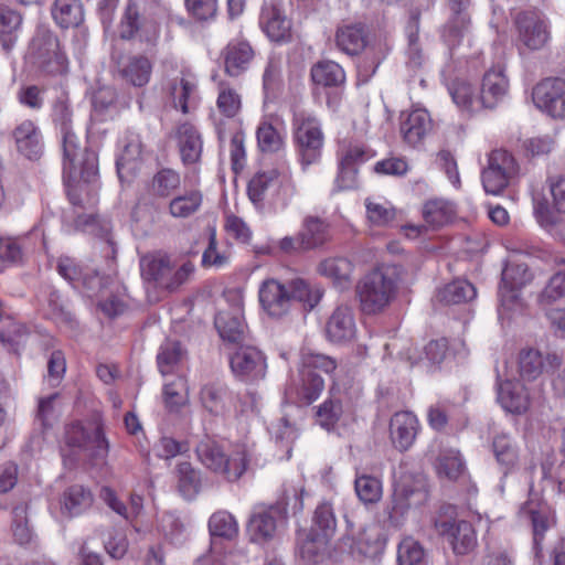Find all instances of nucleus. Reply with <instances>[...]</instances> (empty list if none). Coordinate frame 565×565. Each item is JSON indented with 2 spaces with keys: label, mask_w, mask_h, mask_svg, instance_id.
<instances>
[{
  "label": "nucleus",
  "mask_w": 565,
  "mask_h": 565,
  "mask_svg": "<svg viewBox=\"0 0 565 565\" xmlns=\"http://www.w3.org/2000/svg\"><path fill=\"white\" fill-rule=\"evenodd\" d=\"M361 311L366 316L382 313L395 299L397 281L394 273L380 267L363 276L355 287Z\"/></svg>",
  "instance_id": "f257e3e1"
},
{
  "label": "nucleus",
  "mask_w": 565,
  "mask_h": 565,
  "mask_svg": "<svg viewBox=\"0 0 565 565\" xmlns=\"http://www.w3.org/2000/svg\"><path fill=\"white\" fill-rule=\"evenodd\" d=\"M195 452L205 468L230 482L237 481L249 463L245 446H236L231 451H225L216 441L204 439L199 443Z\"/></svg>",
  "instance_id": "f03ea898"
},
{
  "label": "nucleus",
  "mask_w": 565,
  "mask_h": 565,
  "mask_svg": "<svg viewBox=\"0 0 565 565\" xmlns=\"http://www.w3.org/2000/svg\"><path fill=\"white\" fill-rule=\"evenodd\" d=\"M66 193L75 209L89 210L98 202L99 173L96 152L82 156L81 167L76 172H64Z\"/></svg>",
  "instance_id": "7ed1b4c3"
},
{
  "label": "nucleus",
  "mask_w": 565,
  "mask_h": 565,
  "mask_svg": "<svg viewBox=\"0 0 565 565\" xmlns=\"http://www.w3.org/2000/svg\"><path fill=\"white\" fill-rule=\"evenodd\" d=\"M195 271L191 260L174 268L170 256L163 253H150L140 258V273L145 281L154 287L173 292L188 282Z\"/></svg>",
  "instance_id": "20e7f679"
},
{
  "label": "nucleus",
  "mask_w": 565,
  "mask_h": 565,
  "mask_svg": "<svg viewBox=\"0 0 565 565\" xmlns=\"http://www.w3.org/2000/svg\"><path fill=\"white\" fill-rule=\"evenodd\" d=\"M552 202L545 195L533 198L534 215L539 224L553 236L565 241V178L547 180Z\"/></svg>",
  "instance_id": "39448f33"
},
{
  "label": "nucleus",
  "mask_w": 565,
  "mask_h": 565,
  "mask_svg": "<svg viewBox=\"0 0 565 565\" xmlns=\"http://www.w3.org/2000/svg\"><path fill=\"white\" fill-rule=\"evenodd\" d=\"M428 500V488L423 478H403L394 488L391 504L387 507L390 522L399 525L407 512Z\"/></svg>",
  "instance_id": "423d86ee"
},
{
  "label": "nucleus",
  "mask_w": 565,
  "mask_h": 565,
  "mask_svg": "<svg viewBox=\"0 0 565 565\" xmlns=\"http://www.w3.org/2000/svg\"><path fill=\"white\" fill-rule=\"evenodd\" d=\"M295 139L303 166L317 162L321 156L323 134L316 116L299 111L294 116Z\"/></svg>",
  "instance_id": "0eeeda50"
},
{
  "label": "nucleus",
  "mask_w": 565,
  "mask_h": 565,
  "mask_svg": "<svg viewBox=\"0 0 565 565\" xmlns=\"http://www.w3.org/2000/svg\"><path fill=\"white\" fill-rule=\"evenodd\" d=\"M518 174L519 164L513 154L505 149H494L489 153L488 166L481 174L484 191L498 195Z\"/></svg>",
  "instance_id": "6e6552de"
},
{
  "label": "nucleus",
  "mask_w": 565,
  "mask_h": 565,
  "mask_svg": "<svg viewBox=\"0 0 565 565\" xmlns=\"http://www.w3.org/2000/svg\"><path fill=\"white\" fill-rule=\"evenodd\" d=\"M519 49L539 51L548 43L551 33L546 17L537 10L519 12L514 18Z\"/></svg>",
  "instance_id": "1a4fd4ad"
},
{
  "label": "nucleus",
  "mask_w": 565,
  "mask_h": 565,
  "mask_svg": "<svg viewBox=\"0 0 565 565\" xmlns=\"http://www.w3.org/2000/svg\"><path fill=\"white\" fill-rule=\"evenodd\" d=\"M67 446L78 449L90 458H104L108 454L109 445L103 427L95 423L84 425L81 422L70 424L65 430Z\"/></svg>",
  "instance_id": "9d476101"
},
{
  "label": "nucleus",
  "mask_w": 565,
  "mask_h": 565,
  "mask_svg": "<svg viewBox=\"0 0 565 565\" xmlns=\"http://www.w3.org/2000/svg\"><path fill=\"white\" fill-rule=\"evenodd\" d=\"M119 35L124 40L138 38L149 44H154L160 35V22L151 14L140 11L138 6L129 1L124 12Z\"/></svg>",
  "instance_id": "9b49d317"
},
{
  "label": "nucleus",
  "mask_w": 565,
  "mask_h": 565,
  "mask_svg": "<svg viewBox=\"0 0 565 565\" xmlns=\"http://www.w3.org/2000/svg\"><path fill=\"white\" fill-rule=\"evenodd\" d=\"M67 65L57 36L47 28H38V71L47 75H63L67 72Z\"/></svg>",
  "instance_id": "f8f14e48"
},
{
  "label": "nucleus",
  "mask_w": 565,
  "mask_h": 565,
  "mask_svg": "<svg viewBox=\"0 0 565 565\" xmlns=\"http://www.w3.org/2000/svg\"><path fill=\"white\" fill-rule=\"evenodd\" d=\"M532 99L537 108L553 118L565 117V81L545 78L535 85Z\"/></svg>",
  "instance_id": "ddd939ff"
},
{
  "label": "nucleus",
  "mask_w": 565,
  "mask_h": 565,
  "mask_svg": "<svg viewBox=\"0 0 565 565\" xmlns=\"http://www.w3.org/2000/svg\"><path fill=\"white\" fill-rule=\"evenodd\" d=\"M434 525L440 535L451 537L452 550L458 555H466L477 546L476 531L467 521L436 519Z\"/></svg>",
  "instance_id": "4468645a"
},
{
  "label": "nucleus",
  "mask_w": 565,
  "mask_h": 565,
  "mask_svg": "<svg viewBox=\"0 0 565 565\" xmlns=\"http://www.w3.org/2000/svg\"><path fill=\"white\" fill-rule=\"evenodd\" d=\"M230 364L236 376L247 381L263 379L267 367L263 353L253 347L237 350L231 356Z\"/></svg>",
  "instance_id": "2eb2a0df"
},
{
  "label": "nucleus",
  "mask_w": 565,
  "mask_h": 565,
  "mask_svg": "<svg viewBox=\"0 0 565 565\" xmlns=\"http://www.w3.org/2000/svg\"><path fill=\"white\" fill-rule=\"evenodd\" d=\"M258 295L263 309L271 318H281L291 309L287 286L276 279L263 281Z\"/></svg>",
  "instance_id": "dca6fc26"
},
{
  "label": "nucleus",
  "mask_w": 565,
  "mask_h": 565,
  "mask_svg": "<svg viewBox=\"0 0 565 565\" xmlns=\"http://www.w3.org/2000/svg\"><path fill=\"white\" fill-rule=\"evenodd\" d=\"M420 425L418 418L408 411L395 413L390 420V438L398 451L408 450L415 443Z\"/></svg>",
  "instance_id": "f3484780"
},
{
  "label": "nucleus",
  "mask_w": 565,
  "mask_h": 565,
  "mask_svg": "<svg viewBox=\"0 0 565 565\" xmlns=\"http://www.w3.org/2000/svg\"><path fill=\"white\" fill-rule=\"evenodd\" d=\"M58 121L63 142L64 172L72 171L74 173L81 167L82 156L94 151L81 148L79 140L72 130L71 114L66 108H62Z\"/></svg>",
  "instance_id": "a211bd4d"
},
{
  "label": "nucleus",
  "mask_w": 565,
  "mask_h": 565,
  "mask_svg": "<svg viewBox=\"0 0 565 565\" xmlns=\"http://www.w3.org/2000/svg\"><path fill=\"white\" fill-rule=\"evenodd\" d=\"M355 332L352 308L347 305L338 306L326 323L327 338L334 343H345L354 339Z\"/></svg>",
  "instance_id": "6ab92c4d"
},
{
  "label": "nucleus",
  "mask_w": 565,
  "mask_h": 565,
  "mask_svg": "<svg viewBox=\"0 0 565 565\" xmlns=\"http://www.w3.org/2000/svg\"><path fill=\"white\" fill-rule=\"evenodd\" d=\"M401 132L411 146H417L430 132L433 120L424 108H414L401 115Z\"/></svg>",
  "instance_id": "aec40b11"
},
{
  "label": "nucleus",
  "mask_w": 565,
  "mask_h": 565,
  "mask_svg": "<svg viewBox=\"0 0 565 565\" xmlns=\"http://www.w3.org/2000/svg\"><path fill=\"white\" fill-rule=\"evenodd\" d=\"M259 24L267 36L274 42H287L291 38L290 21L275 3H265Z\"/></svg>",
  "instance_id": "412c9836"
},
{
  "label": "nucleus",
  "mask_w": 565,
  "mask_h": 565,
  "mask_svg": "<svg viewBox=\"0 0 565 565\" xmlns=\"http://www.w3.org/2000/svg\"><path fill=\"white\" fill-rule=\"evenodd\" d=\"M509 81L503 68L493 67L489 70L483 78L480 89V107L493 108L508 94Z\"/></svg>",
  "instance_id": "4be33fe9"
},
{
  "label": "nucleus",
  "mask_w": 565,
  "mask_h": 565,
  "mask_svg": "<svg viewBox=\"0 0 565 565\" xmlns=\"http://www.w3.org/2000/svg\"><path fill=\"white\" fill-rule=\"evenodd\" d=\"M498 401L511 414H524L530 408L526 387L519 381H503L498 386Z\"/></svg>",
  "instance_id": "5701e85b"
},
{
  "label": "nucleus",
  "mask_w": 565,
  "mask_h": 565,
  "mask_svg": "<svg viewBox=\"0 0 565 565\" xmlns=\"http://www.w3.org/2000/svg\"><path fill=\"white\" fill-rule=\"evenodd\" d=\"M278 514L279 509L276 507L254 511L247 525L252 541L264 543L273 540L277 532Z\"/></svg>",
  "instance_id": "b1692460"
},
{
  "label": "nucleus",
  "mask_w": 565,
  "mask_h": 565,
  "mask_svg": "<svg viewBox=\"0 0 565 565\" xmlns=\"http://www.w3.org/2000/svg\"><path fill=\"white\" fill-rule=\"evenodd\" d=\"M277 188L284 192V203L286 202L289 185H282L279 180V173L277 170L271 169L268 171H260L253 175L247 185V194L249 200L256 206H262L267 192L270 189Z\"/></svg>",
  "instance_id": "393cba45"
},
{
  "label": "nucleus",
  "mask_w": 565,
  "mask_h": 565,
  "mask_svg": "<svg viewBox=\"0 0 565 565\" xmlns=\"http://www.w3.org/2000/svg\"><path fill=\"white\" fill-rule=\"evenodd\" d=\"M323 390V379L312 370L302 369L298 383L290 385L287 394L297 402L309 405L318 399Z\"/></svg>",
  "instance_id": "a878e982"
},
{
  "label": "nucleus",
  "mask_w": 565,
  "mask_h": 565,
  "mask_svg": "<svg viewBox=\"0 0 565 565\" xmlns=\"http://www.w3.org/2000/svg\"><path fill=\"white\" fill-rule=\"evenodd\" d=\"M175 138L184 164H192L200 160L203 142L198 129L190 122L180 124L175 130Z\"/></svg>",
  "instance_id": "bb28decb"
},
{
  "label": "nucleus",
  "mask_w": 565,
  "mask_h": 565,
  "mask_svg": "<svg viewBox=\"0 0 565 565\" xmlns=\"http://www.w3.org/2000/svg\"><path fill=\"white\" fill-rule=\"evenodd\" d=\"M223 57L225 73L237 77L248 68L254 51L246 41H232L224 49Z\"/></svg>",
  "instance_id": "cd10ccee"
},
{
  "label": "nucleus",
  "mask_w": 565,
  "mask_h": 565,
  "mask_svg": "<svg viewBox=\"0 0 565 565\" xmlns=\"http://www.w3.org/2000/svg\"><path fill=\"white\" fill-rule=\"evenodd\" d=\"M117 64L121 77L132 86L142 87L149 83L152 64L148 57L132 55L118 61Z\"/></svg>",
  "instance_id": "c85d7f7f"
},
{
  "label": "nucleus",
  "mask_w": 565,
  "mask_h": 565,
  "mask_svg": "<svg viewBox=\"0 0 565 565\" xmlns=\"http://www.w3.org/2000/svg\"><path fill=\"white\" fill-rule=\"evenodd\" d=\"M369 157V152L362 145H350L347 148L339 166L340 172L337 179L339 189L353 186L356 173L355 166L364 162Z\"/></svg>",
  "instance_id": "c756f323"
},
{
  "label": "nucleus",
  "mask_w": 565,
  "mask_h": 565,
  "mask_svg": "<svg viewBox=\"0 0 565 565\" xmlns=\"http://www.w3.org/2000/svg\"><path fill=\"white\" fill-rule=\"evenodd\" d=\"M299 234L302 248L311 250L323 246L330 239V226L327 221L309 215L305 217Z\"/></svg>",
  "instance_id": "7c9ffc66"
},
{
  "label": "nucleus",
  "mask_w": 565,
  "mask_h": 565,
  "mask_svg": "<svg viewBox=\"0 0 565 565\" xmlns=\"http://www.w3.org/2000/svg\"><path fill=\"white\" fill-rule=\"evenodd\" d=\"M337 47L348 55H358L366 45V33L362 24H343L335 32Z\"/></svg>",
  "instance_id": "2f4dec72"
},
{
  "label": "nucleus",
  "mask_w": 565,
  "mask_h": 565,
  "mask_svg": "<svg viewBox=\"0 0 565 565\" xmlns=\"http://www.w3.org/2000/svg\"><path fill=\"white\" fill-rule=\"evenodd\" d=\"M198 82L189 71H181V76L175 77L169 85V93L174 107H179L183 114L190 110V103L196 93Z\"/></svg>",
  "instance_id": "473e14b6"
},
{
  "label": "nucleus",
  "mask_w": 565,
  "mask_h": 565,
  "mask_svg": "<svg viewBox=\"0 0 565 565\" xmlns=\"http://www.w3.org/2000/svg\"><path fill=\"white\" fill-rule=\"evenodd\" d=\"M318 271L329 278L337 288L348 289L351 285L353 264L344 257L327 258L319 264Z\"/></svg>",
  "instance_id": "72a5a7b5"
},
{
  "label": "nucleus",
  "mask_w": 565,
  "mask_h": 565,
  "mask_svg": "<svg viewBox=\"0 0 565 565\" xmlns=\"http://www.w3.org/2000/svg\"><path fill=\"white\" fill-rule=\"evenodd\" d=\"M203 200L204 196L200 189L184 191L169 202V214L178 220L190 218L201 210Z\"/></svg>",
  "instance_id": "f704fd0d"
},
{
  "label": "nucleus",
  "mask_w": 565,
  "mask_h": 565,
  "mask_svg": "<svg viewBox=\"0 0 565 565\" xmlns=\"http://www.w3.org/2000/svg\"><path fill=\"white\" fill-rule=\"evenodd\" d=\"M51 14L62 29L76 28L84 21V8L81 0H54Z\"/></svg>",
  "instance_id": "c9c22d12"
},
{
  "label": "nucleus",
  "mask_w": 565,
  "mask_h": 565,
  "mask_svg": "<svg viewBox=\"0 0 565 565\" xmlns=\"http://www.w3.org/2000/svg\"><path fill=\"white\" fill-rule=\"evenodd\" d=\"M25 326L4 311L0 316V343L9 351H18L29 339Z\"/></svg>",
  "instance_id": "e433bc0d"
},
{
  "label": "nucleus",
  "mask_w": 565,
  "mask_h": 565,
  "mask_svg": "<svg viewBox=\"0 0 565 565\" xmlns=\"http://www.w3.org/2000/svg\"><path fill=\"white\" fill-rule=\"evenodd\" d=\"M310 76L315 84L323 87H339L345 82L343 68L330 60L315 63L310 70Z\"/></svg>",
  "instance_id": "4c0bfd02"
},
{
  "label": "nucleus",
  "mask_w": 565,
  "mask_h": 565,
  "mask_svg": "<svg viewBox=\"0 0 565 565\" xmlns=\"http://www.w3.org/2000/svg\"><path fill=\"white\" fill-rule=\"evenodd\" d=\"M94 498L89 489L73 484L63 493L62 510L70 516H76L88 510L93 504Z\"/></svg>",
  "instance_id": "58836bf2"
},
{
  "label": "nucleus",
  "mask_w": 565,
  "mask_h": 565,
  "mask_svg": "<svg viewBox=\"0 0 565 565\" xmlns=\"http://www.w3.org/2000/svg\"><path fill=\"white\" fill-rule=\"evenodd\" d=\"M286 286L290 298V306L297 301L303 303L305 308L313 309L323 295L322 289L310 285L301 278L291 279Z\"/></svg>",
  "instance_id": "ea45409f"
},
{
  "label": "nucleus",
  "mask_w": 565,
  "mask_h": 565,
  "mask_svg": "<svg viewBox=\"0 0 565 565\" xmlns=\"http://www.w3.org/2000/svg\"><path fill=\"white\" fill-rule=\"evenodd\" d=\"M215 327L225 341L239 343L245 339L246 324L238 313L220 312L215 317Z\"/></svg>",
  "instance_id": "a19ab883"
},
{
  "label": "nucleus",
  "mask_w": 565,
  "mask_h": 565,
  "mask_svg": "<svg viewBox=\"0 0 565 565\" xmlns=\"http://www.w3.org/2000/svg\"><path fill=\"white\" fill-rule=\"evenodd\" d=\"M242 96L228 83L220 81L217 84L216 109L221 116L233 119L242 110Z\"/></svg>",
  "instance_id": "79ce46f5"
},
{
  "label": "nucleus",
  "mask_w": 565,
  "mask_h": 565,
  "mask_svg": "<svg viewBox=\"0 0 565 565\" xmlns=\"http://www.w3.org/2000/svg\"><path fill=\"white\" fill-rule=\"evenodd\" d=\"M437 297L446 305H459L473 300L477 297V290L470 281L456 279L441 288Z\"/></svg>",
  "instance_id": "37998d69"
},
{
  "label": "nucleus",
  "mask_w": 565,
  "mask_h": 565,
  "mask_svg": "<svg viewBox=\"0 0 565 565\" xmlns=\"http://www.w3.org/2000/svg\"><path fill=\"white\" fill-rule=\"evenodd\" d=\"M344 540V544L350 547L351 552H358L365 556L376 554L383 546L376 526L364 527L359 532L356 539L348 536Z\"/></svg>",
  "instance_id": "c03bdc74"
},
{
  "label": "nucleus",
  "mask_w": 565,
  "mask_h": 565,
  "mask_svg": "<svg viewBox=\"0 0 565 565\" xmlns=\"http://www.w3.org/2000/svg\"><path fill=\"white\" fill-rule=\"evenodd\" d=\"M329 543L330 540L320 535L316 529L298 534V546L301 557L308 562H317V557L327 551Z\"/></svg>",
  "instance_id": "a18cd8bd"
},
{
  "label": "nucleus",
  "mask_w": 565,
  "mask_h": 565,
  "mask_svg": "<svg viewBox=\"0 0 565 565\" xmlns=\"http://www.w3.org/2000/svg\"><path fill=\"white\" fill-rule=\"evenodd\" d=\"M330 397L317 407L316 422L323 429L333 430L343 415V405L340 398L330 391Z\"/></svg>",
  "instance_id": "49530a36"
},
{
  "label": "nucleus",
  "mask_w": 565,
  "mask_h": 565,
  "mask_svg": "<svg viewBox=\"0 0 565 565\" xmlns=\"http://www.w3.org/2000/svg\"><path fill=\"white\" fill-rule=\"evenodd\" d=\"M184 350L178 341L167 340L160 345L157 364L162 375H168L174 372L179 363L184 358Z\"/></svg>",
  "instance_id": "de8ad7c7"
},
{
  "label": "nucleus",
  "mask_w": 565,
  "mask_h": 565,
  "mask_svg": "<svg viewBox=\"0 0 565 565\" xmlns=\"http://www.w3.org/2000/svg\"><path fill=\"white\" fill-rule=\"evenodd\" d=\"M181 185L179 172L170 168L160 169L151 180L150 190L154 196L169 198Z\"/></svg>",
  "instance_id": "09e8293b"
},
{
  "label": "nucleus",
  "mask_w": 565,
  "mask_h": 565,
  "mask_svg": "<svg viewBox=\"0 0 565 565\" xmlns=\"http://www.w3.org/2000/svg\"><path fill=\"white\" fill-rule=\"evenodd\" d=\"M545 369V359L535 349L522 350L519 354V373L523 380H536Z\"/></svg>",
  "instance_id": "8fccbe9b"
},
{
  "label": "nucleus",
  "mask_w": 565,
  "mask_h": 565,
  "mask_svg": "<svg viewBox=\"0 0 565 565\" xmlns=\"http://www.w3.org/2000/svg\"><path fill=\"white\" fill-rule=\"evenodd\" d=\"M178 489L185 499H193L200 490L199 472L188 461L179 462L175 469Z\"/></svg>",
  "instance_id": "3c124183"
},
{
  "label": "nucleus",
  "mask_w": 565,
  "mask_h": 565,
  "mask_svg": "<svg viewBox=\"0 0 565 565\" xmlns=\"http://www.w3.org/2000/svg\"><path fill=\"white\" fill-rule=\"evenodd\" d=\"M436 469L439 477L456 481L463 475L465 463L459 451L449 449L439 455Z\"/></svg>",
  "instance_id": "603ef678"
},
{
  "label": "nucleus",
  "mask_w": 565,
  "mask_h": 565,
  "mask_svg": "<svg viewBox=\"0 0 565 565\" xmlns=\"http://www.w3.org/2000/svg\"><path fill=\"white\" fill-rule=\"evenodd\" d=\"M30 505L21 504L13 510L12 535L19 545H26L32 541L33 530L29 516Z\"/></svg>",
  "instance_id": "864d4df0"
},
{
  "label": "nucleus",
  "mask_w": 565,
  "mask_h": 565,
  "mask_svg": "<svg viewBox=\"0 0 565 565\" xmlns=\"http://www.w3.org/2000/svg\"><path fill=\"white\" fill-rule=\"evenodd\" d=\"M354 489L358 498L364 504L379 502L383 494L381 480L370 475L356 476Z\"/></svg>",
  "instance_id": "5fc2aeb1"
},
{
  "label": "nucleus",
  "mask_w": 565,
  "mask_h": 565,
  "mask_svg": "<svg viewBox=\"0 0 565 565\" xmlns=\"http://www.w3.org/2000/svg\"><path fill=\"white\" fill-rule=\"evenodd\" d=\"M492 447L498 462L505 471L515 467L519 460V454L513 440L508 435H497L493 439Z\"/></svg>",
  "instance_id": "6e6d98bb"
},
{
  "label": "nucleus",
  "mask_w": 565,
  "mask_h": 565,
  "mask_svg": "<svg viewBox=\"0 0 565 565\" xmlns=\"http://www.w3.org/2000/svg\"><path fill=\"white\" fill-rule=\"evenodd\" d=\"M452 204L440 199L429 200L423 209L425 221L433 226H443L454 216Z\"/></svg>",
  "instance_id": "4d7b16f0"
},
{
  "label": "nucleus",
  "mask_w": 565,
  "mask_h": 565,
  "mask_svg": "<svg viewBox=\"0 0 565 565\" xmlns=\"http://www.w3.org/2000/svg\"><path fill=\"white\" fill-rule=\"evenodd\" d=\"M470 17L468 12L451 13V17L444 25L441 36L449 46L459 44L465 33L468 31Z\"/></svg>",
  "instance_id": "13d9d810"
},
{
  "label": "nucleus",
  "mask_w": 565,
  "mask_h": 565,
  "mask_svg": "<svg viewBox=\"0 0 565 565\" xmlns=\"http://www.w3.org/2000/svg\"><path fill=\"white\" fill-rule=\"evenodd\" d=\"M209 530L212 536L227 540L234 539L238 532L236 520L226 511H217L211 515Z\"/></svg>",
  "instance_id": "bf43d9fd"
},
{
  "label": "nucleus",
  "mask_w": 565,
  "mask_h": 565,
  "mask_svg": "<svg viewBox=\"0 0 565 565\" xmlns=\"http://www.w3.org/2000/svg\"><path fill=\"white\" fill-rule=\"evenodd\" d=\"M450 95L455 104L462 110L472 113L480 107V97L476 98L472 86L467 82L456 81L451 84Z\"/></svg>",
  "instance_id": "052dcab7"
},
{
  "label": "nucleus",
  "mask_w": 565,
  "mask_h": 565,
  "mask_svg": "<svg viewBox=\"0 0 565 565\" xmlns=\"http://www.w3.org/2000/svg\"><path fill=\"white\" fill-rule=\"evenodd\" d=\"M408 30L407 65L416 70L424 63V54L418 41L419 13L411 14Z\"/></svg>",
  "instance_id": "680f3d73"
},
{
  "label": "nucleus",
  "mask_w": 565,
  "mask_h": 565,
  "mask_svg": "<svg viewBox=\"0 0 565 565\" xmlns=\"http://www.w3.org/2000/svg\"><path fill=\"white\" fill-rule=\"evenodd\" d=\"M366 217L375 226H386L395 220L396 211L390 202L365 200Z\"/></svg>",
  "instance_id": "e2e57ef3"
},
{
  "label": "nucleus",
  "mask_w": 565,
  "mask_h": 565,
  "mask_svg": "<svg viewBox=\"0 0 565 565\" xmlns=\"http://www.w3.org/2000/svg\"><path fill=\"white\" fill-rule=\"evenodd\" d=\"M21 24V17L15 11L0 7V38L2 46L9 51L14 43V32Z\"/></svg>",
  "instance_id": "0e129e2a"
},
{
  "label": "nucleus",
  "mask_w": 565,
  "mask_h": 565,
  "mask_svg": "<svg viewBox=\"0 0 565 565\" xmlns=\"http://www.w3.org/2000/svg\"><path fill=\"white\" fill-rule=\"evenodd\" d=\"M257 145L262 152H277L284 146L281 134L268 121H262L256 130Z\"/></svg>",
  "instance_id": "69168bd1"
},
{
  "label": "nucleus",
  "mask_w": 565,
  "mask_h": 565,
  "mask_svg": "<svg viewBox=\"0 0 565 565\" xmlns=\"http://www.w3.org/2000/svg\"><path fill=\"white\" fill-rule=\"evenodd\" d=\"M311 529H316L320 535L329 540L333 537L337 529V520L331 504L321 503L317 507Z\"/></svg>",
  "instance_id": "338daca9"
},
{
  "label": "nucleus",
  "mask_w": 565,
  "mask_h": 565,
  "mask_svg": "<svg viewBox=\"0 0 565 565\" xmlns=\"http://www.w3.org/2000/svg\"><path fill=\"white\" fill-rule=\"evenodd\" d=\"M25 237H0V259L9 264H22L25 256Z\"/></svg>",
  "instance_id": "774afa93"
}]
</instances>
